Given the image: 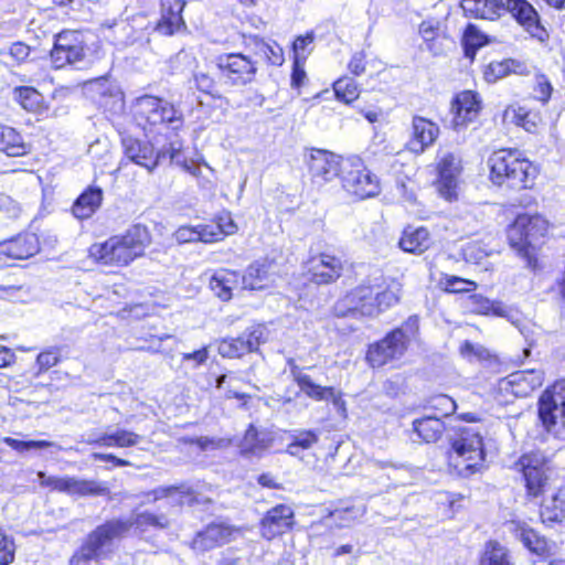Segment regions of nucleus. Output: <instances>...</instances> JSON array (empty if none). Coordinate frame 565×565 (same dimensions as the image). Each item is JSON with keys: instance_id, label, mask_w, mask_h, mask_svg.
<instances>
[{"instance_id": "41", "label": "nucleus", "mask_w": 565, "mask_h": 565, "mask_svg": "<svg viewBox=\"0 0 565 565\" xmlns=\"http://www.w3.org/2000/svg\"><path fill=\"white\" fill-rule=\"evenodd\" d=\"M295 379L301 392L315 401H328V394H332L331 386L316 384L307 374L298 373Z\"/></svg>"}, {"instance_id": "30", "label": "nucleus", "mask_w": 565, "mask_h": 565, "mask_svg": "<svg viewBox=\"0 0 565 565\" xmlns=\"http://www.w3.org/2000/svg\"><path fill=\"white\" fill-rule=\"evenodd\" d=\"M57 491L70 495L105 494L107 488L95 480L78 479L75 477H61L57 481Z\"/></svg>"}, {"instance_id": "45", "label": "nucleus", "mask_w": 565, "mask_h": 565, "mask_svg": "<svg viewBox=\"0 0 565 565\" xmlns=\"http://www.w3.org/2000/svg\"><path fill=\"white\" fill-rule=\"evenodd\" d=\"M488 36L482 33L476 25L469 24L463 33L462 44L467 57L473 58L477 50L488 43Z\"/></svg>"}, {"instance_id": "59", "label": "nucleus", "mask_w": 565, "mask_h": 565, "mask_svg": "<svg viewBox=\"0 0 565 565\" xmlns=\"http://www.w3.org/2000/svg\"><path fill=\"white\" fill-rule=\"evenodd\" d=\"M313 42V35L311 33H307L306 35H299L292 45L294 50V61L296 62H306L309 56L311 50L310 45Z\"/></svg>"}, {"instance_id": "17", "label": "nucleus", "mask_w": 565, "mask_h": 565, "mask_svg": "<svg viewBox=\"0 0 565 565\" xmlns=\"http://www.w3.org/2000/svg\"><path fill=\"white\" fill-rule=\"evenodd\" d=\"M217 66L233 84L244 85L252 82L256 66L250 58L243 54H226L217 58Z\"/></svg>"}, {"instance_id": "49", "label": "nucleus", "mask_w": 565, "mask_h": 565, "mask_svg": "<svg viewBox=\"0 0 565 565\" xmlns=\"http://www.w3.org/2000/svg\"><path fill=\"white\" fill-rule=\"evenodd\" d=\"M217 351L223 358L228 359L239 358L249 352L243 335L222 340L218 343Z\"/></svg>"}, {"instance_id": "13", "label": "nucleus", "mask_w": 565, "mask_h": 565, "mask_svg": "<svg viewBox=\"0 0 565 565\" xmlns=\"http://www.w3.org/2000/svg\"><path fill=\"white\" fill-rule=\"evenodd\" d=\"M544 383V372L542 370H524L514 372L498 383L499 394L505 403L513 397H527Z\"/></svg>"}, {"instance_id": "5", "label": "nucleus", "mask_w": 565, "mask_h": 565, "mask_svg": "<svg viewBox=\"0 0 565 565\" xmlns=\"http://www.w3.org/2000/svg\"><path fill=\"white\" fill-rule=\"evenodd\" d=\"M515 470L522 475L526 497L539 500L558 486L552 477L545 456L539 451L522 455L515 462Z\"/></svg>"}, {"instance_id": "58", "label": "nucleus", "mask_w": 565, "mask_h": 565, "mask_svg": "<svg viewBox=\"0 0 565 565\" xmlns=\"http://www.w3.org/2000/svg\"><path fill=\"white\" fill-rule=\"evenodd\" d=\"M508 70L509 66L507 64V58L502 61H493L484 68L483 77L487 83H495L509 75Z\"/></svg>"}, {"instance_id": "40", "label": "nucleus", "mask_w": 565, "mask_h": 565, "mask_svg": "<svg viewBox=\"0 0 565 565\" xmlns=\"http://www.w3.org/2000/svg\"><path fill=\"white\" fill-rule=\"evenodd\" d=\"M295 379L301 392L315 401H328V394H332L331 386L316 384L307 374L298 373Z\"/></svg>"}, {"instance_id": "27", "label": "nucleus", "mask_w": 565, "mask_h": 565, "mask_svg": "<svg viewBox=\"0 0 565 565\" xmlns=\"http://www.w3.org/2000/svg\"><path fill=\"white\" fill-rule=\"evenodd\" d=\"M241 275L231 269H217L210 278V289L222 301H228L233 297V291L238 287Z\"/></svg>"}, {"instance_id": "28", "label": "nucleus", "mask_w": 565, "mask_h": 565, "mask_svg": "<svg viewBox=\"0 0 565 565\" xmlns=\"http://www.w3.org/2000/svg\"><path fill=\"white\" fill-rule=\"evenodd\" d=\"M502 120L504 125H514L527 132H535L541 122V117L519 103H513L504 109Z\"/></svg>"}, {"instance_id": "9", "label": "nucleus", "mask_w": 565, "mask_h": 565, "mask_svg": "<svg viewBox=\"0 0 565 565\" xmlns=\"http://www.w3.org/2000/svg\"><path fill=\"white\" fill-rule=\"evenodd\" d=\"M128 525L122 522H107L89 534L86 543L71 558L70 565H88L89 561L103 556L114 540L122 537Z\"/></svg>"}, {"instance_id": "53", "label": "nucleus", "mask_w": 565, "mask_h": 565, "mask_svg": "<svg viewBox=\"0 0 565 565\" xmlns=\"http://www.w3.org/2000/svg\"><path fill=\"white\" fill-rule=\"evenodd\" d=\"M319 437L317 433L312 430H301L298 431L294 436V440L287 447V454L290 456L297 457L299 456V449H310L315 444H317Z\"/></svg>"}, {"instance_id": "10", "label": "nucleus", "mask_w": 565, "mask_h": 565, "mask_svg": "<svg viewBox=\"0 0 565 565\" xmlns=\"http://www.w3.org/2000/svg\"><path fill=\"white\" fill-rule=\"evenodd\" d=\"M342 186L349 194L360 200L375 196L381 190L379 178L356 157L345 160Z\"/></svg>"}, {"instance_id": "64", "label": "nucleus", "mask_w": 565, "mask_h": 565, "mask_svg": "<svg viewBox=\"0 0 565 565\" xmlns=\"http://www.w3.org/2000/svg\"><path fill=\"white\" fill-rule=\"evenodd\" d=\"M173 236L179 244L198 242L196 225H182L177 228Z\"/></svg>"}, {"instance_id": "43", "label": "nucleus", "mask_w": 565, "mask_h": 565, "mask_svg": "<svg viewBox=\"0 0 565 565\" xmlns=\"http://www.w3.org/2000/svg\"><path fill=\"white\" fill-rule=\"evenodd\" d=\"M9 250L10 255L14 258H29L39 250L38 238L33 234L18 237L11 243Z\"/></svg>"}, {"instance_id": "3", "label": "nucleus", "mask_w": 565, "mask_h": 565, "mask_svg": "<svg viewBox=\"0 0 565 565\" xmlns=\"http://www.w3.org/2000/svg\"><path fill=\"white\" fill-rule=\"evenodd\" d=\"M490 180L499 186L531 189L539 169L518 150L500 149L488 159Z\"/></svg>"}, {"instance_id": "48", "label": "nucleus", "mask_w": 565, "mask_h": 565, "mask_svg": "<svg viewBox=\"0 0 565 565\" xmlns=\"http://www.w3.org/2000/svg\"><path fill=\"white\" fill-rule=\"evenodd\" d=\"M491 249L481 241H471L462 247V256L467 263L482 265L491 254Z\"/></svg>"}, {"instance_id": "26", "label": "nucleus", "mask_w": 565, "mask_h": 565, "mask_svg": "<svg viewBox=\"0 0 565 565\" xmlns=\"http://www.w3.org/2000/svg\"><path fill=\"white\" fill-rule=\"evenodd\" d=\"M429 231L424 226H406L398 241V246L406 253L422 255L431 246Z\"/></svg>"}, {"instance_id": "61", "label": "nucleus", "mask_w": 565, "mask_h": 565, "mask_svg": "<svg viewBox=\"0 0 565 565\" xmlns=\"http://www.w3.org/2000/svg\"><path fill=\"white\" fill-rule=\"evenodd\" d=\"M214 221L218 226L215 227V231L221 234L222 241L224 237L235 234L238 230L230 212H222Z\"/></svg>"}, {"instance_id": "16", "label": "nucleus", "mask_w": 565, "mask_h": 565, "mask_svg": "<svg viewBox=\"0 0 565 565\" xmlns=\"http://www.w3.org/2000/svg\"><path fill=\"white\" fill-rule=\"evenodd\" d=\"M375 290L371 286H358L341 298L334 306V313L339 317L361 315L365 317L377 316L375 309Z\"/></svg>"}, {"instance_id": "20", "label": "nucleus", "mask_w": 565, "mask_h": 565, "mask_svg": "<svg viewBox=\"0 0 565 565\" xmlns=\"http://www.w3.org/2000/svg\"><path fill=\"white\" fill-rule=\"evenodd\" d=\"M438 136L439 127L436 122L422 116H415L412 120V131L406 148L415 154H420L435 143Z\"/></svg>"}, {"instance_id": "46", "label": "nucleus", "mask_w": 565, "mask_h": 565, "mask_svg": "<svg viewBox=\"0 0 565 565\" xmlns=\"http://www.w3.org/2000/svg\"><path fill=\"white\" fill-rule=\"evenodd\" d=\"M480 565H512L505 547L497 542H489L480 558Z\"/></svg>"}, {"instance_id": "11", "label": "nucleus", "mask_w": 565, "mask_h": 565, "mask_svg": "<svg viewBox=\"0 0 565 565\" xmlns=\"http://www.w3.org/2000/svg\"><path fill=\"white\" fill-rule=\"evenodd\" d=\"M436 185L440 196L449 202L457 200L463 172L460 156L449 151L439 153L436 162Z\"/></svg>"}, {"instance_id": "62", "label": "nucleus", "mask_w": 565, "mask_h": 565, "mask_svg": "<svg viewBox=\"0 0 565 565\" xmlns=\"http://www.w3.org/2000/svg\"><path fill=\"white\" fill-rule=\"evenodd\" d=\"M553 92L552 84L544 75L535 77V85L533 87V96L536 100L546 104L551 98Z\"/></svg>"}, {"instance_id": "31", "label": "nucleus", "mask_w": 565, "mask_h": 565, "mask_svg": "<svg viewBox=\"0 0 565 565\" xmlns=\"http://www.w3.org/2000/svg\"><path fill=\"white\" fill-rule=\"evenodd\" d=\"M113 522H121V520H114ZM128 525L125 536L132 527L139 533L145 534L152 530H163L170 525V520L164 514H156L151 512H141L134 516L132 521H122Z\"/></svg>"}, {"instance_id": "14", "label": "nucleus", "mask_w": 565, "mask_h": 565, "mask_svg": "<svg viewBox=\"0 0 565 565\" xmlns=\"http://www.w3.org/2000/svg\"><path fill=\"white\" fill-rule=\"evenodd\" d=\"M306 162L312 181L320 185L333 181L345 168L341 156L323 149L309 150Z\"/></svg>"}, {"instance_id": "33", "label": "nucleus", "mask_w": 565, "mask_h": 565, "mask_svg": "<svg viewBox=\"0 0 565 565\" xmlns=\"http://www.w3.org/2000/svg\"><path fill=\"white\" fill-rule=\"evenodd\" d=\"M103 201V191L99 188H88L75 201L73 214L75 217L85 220L90 217L100 206Z\"/></svg>"}, {"instance_id": "34", "label": "nucleus", "mask_w": 565, "mask_h": 565, "mask_svg": "<svg viewBox=\"0 0 565 565\" xmlns=\"http://www.w3.org/2000/svg\"><path fill=\"white\" fill-rule=\"evenodd\" d=\"M148 501H157L163 498L169 499L172 504H190L193 501V494L190 488L182 487H160L148 493Z\"/></svg>"}, {"instance_id": "15", "label": "nucleus", "mask_w": 565, "mask_h": 565, "mask_svg": "<svg viewBox=\"0 0 565 565\" xmlns=\"http://www.w3.org/2000/svg\"><path fill=\"white\" fill-rule=\"evenodd\" d=\"M539 416L547 430L557 425L565 427V381H556L539 401Z\"/></svg>"}, {"instance_id": "63", "label": "nucleus", "mask_w": 565, "mask_h": 565, "mask_svg": "<svg viewBox=\"0 0 565 565\" xmlns=\"http://www.w3.org/2000/svg\"><path fill=\"white\" fill-rule=\"evenodd\" d=\"M431 407L441 416H449L457 407L456 402L448 395H438L431 399Z\"/></svg>"}, {"instance_id": "29", "label": "nucleus", "mask_w": 565, "mask_h": 565, "mask_svg": "<svg viewBox=\"0 0 565 565\" xmlns=\"http://www.w3.org/2000/svg\"><path fill=\"white\" fill-rule=\"evenodd\" d=\"M267 263H254L247 267L245 274L241 276V281L245 289L260 290L271 286L275 281Z\"/></svg>"}, {"instance_id": "1", "label": "nucleus", "mask_w": 565, "mask_h": 565, "mask_svg": "<svg viewBox=\"0 0 565 565\" xmlns=\"http://www.w3.org/2000/svg\"><path fill=\"white\" fill-rule=\"evenodd\" d=\"M151 243V235L146 226L134 225L124 234L114 235L104 242L93 244L89 257L104 266L125 267L145 255Z\"/></svg>"}, {"instance_id": "25", "label": "nucleus", "mask_w": 565, "mask_h": 565, "mask_svg": "<svg viewBox=\"0 0 565 565\" xmlns=\"http://www.w3.org/2000/svg\"><path fill=\"white\" fill-rule=\"evenodd\" d=\"M185 7L183 0H161V18L158 31L171 35L185 26L182 11Z\"/></svg>"}, {"instance_id": "47", "label": "nucleus", "mask_w": 565, "mask_h": 565, "mask_svg": "<svg viewBox=\"0 0 565 565\" xmlns=\"http://www.w3.org/2000/svg\"><path fill=\"white\" fill-rule=\"evenodd\" d=\"M401 298V286L397 282H392L382 291H375V309L377 315L395 306Z\"/></svg>"}, {"instance_id": "52", "label": "nucleus", "mask_w": 565, "mask_h": 565, "mask_svg": "<svg viewBox=\"0 0 565 565\" xmlns=\"http://www.w3.org/2000/svg\"><path fill=\"white\" fill-rule=\"evenodd\" d=\"M365 513V507L363 504L359 505H345L341 508H337L331 516L334 521L339 522L340 525L347 526L350 525L355 520L362 518Z\"/></svg>"}, {"instance_id": "35", "label": "nucleus", "mask_w": 565, "mask_h": 565, "mask_svg": "<svg viewBox=\"0 0 565 565\" xmlns=\"http://www.w3.org/2000/svg\"><path fill=\"white\" fill-rule=\"evenodd\" d=\"M0 151L11 157L26 152V146L22 137L12 127L0 125Z\"/></svg>"}, {"instance_id": "18", "label": "nucleus", "mask_w": 565, "mask_h": 565, "mask_svg": "<svg viewBox=\"0 0 565 565\" xmlns=\"http://www.w3.org/2000/svg\"><path fill=\"white\" fill-rule=\"evenodd\" d=\"M241 535V530L224 523H213L199 532L192 541V547L200 552L230 543Z\"/></svg>"}, {"instance_id": "7", "label": "nucleus", "mask_w": 565, "mask_h": 565, "mask_svg": "<svg viewBox=\"0 0 565 565\" xmlns=\"http://www.w3.org/2000/svg\"><path fill=\"white\" fill-rule=\"evenodd\" d=\"M417 330V321L409 320L405 327L393 330L382 340L369 345L366 362L372 367H381L399 360L407 350L409 335Z\"/></svg>"}, {"instance_id": "50", "label": "nucleus", "mask_w": 565, "mask_h": 565, "mask_svg": "<svg viewBox=\"0 0 565 565\" xmlns=\"http://www.w3.org/2000/svg\"><path fill=\"white\" fill-rule=\"evenodd\" d=\"M439 286L447 292H469L477 288L475 281L448 274L440 277Z\"/></svg>"}, {"instance_id": "12", "label": "nucleus", "mask_w": 565, "mask_h": 565, "mask_svg": "<svg viewBox=\"0 0 565 565\" xmlns=\"http://www.w3.org/2000/svg\"><path fill=\"white\" fill-rule=\"evenodd\" d=\"M86 57V46L83 33L66 30L55 38L51 51V61L55 68L81 63Z\"/></svg>"}, {"instance_id": "42", "label": "nucleus", "mask_w": 565, "mask_h": 565, "mask_svg": "<svg viewBox=\"0 0 565 565\" xmlns=\"http://www.w3.org/2000/svg\"><path fill=\"white\" fill-rule=\"evenodd\" d=\"M334 96L338 100L344 104H351L358 99L360 95V88L356 82L348 76L340 77L332 85Z\"/></svg>"}, {"instance_id": "56", "label": "nucleus", "mask_w": 565, "mask_h": 565, "mask_svg": "<svg viewBox=\"0 0 565 565\" xmlns=\"http://www.w3.org/2000/svg\"><path fill=\"white\" fill-rule=\"evenodd\" d=\"M257 49L266 60L273 65H281L285 61L284 51L276 42H260L257 44Z\"/></svg>"}, {"instance_id": "19", "label": "nucleus", "mask_w": 565, "mask_h": 565, "mask_svg": "<svg viewBox=\"0 0 565 565\" xmlns=\"http://www.w3.org/2000/svg\"><path fill=\"white\" fill-rule=\"evenodd\" d=\"M342 268L341 260L327 253L313 255L306 263L307 273L316 284H330L337 280Z\"/></svg>"}, {"instance_id": "24", "label": "nucleus", "mask_w": 565, "mask_h": 565, "mask_svg": "<svg viewBox=\"0 0 565 565\" xmlns=\"http://www.w3.org/2000/svg\"><path fill=\"white\" fill-rule=\"evenodd\" d=\"M536 501L541 505L540 515L543 523L552 525L565 519V494L559 487L543 494Z\"/></svg>"}, {"instance_id": "22", "label": "nucleus", "mask_w": 565, "mask_h": 565, "mask_svg": "<svg viewBox=\"0 0 565 565\" xmlns=\"http://www.w3.org/2000/svg\"><path fill=\"white\" fill-rule=\"evenodd\" d=\"M125 154L129 160L136 164L147 169L149 172L153 171L159 164L160 158L164 156L162 151H154L150 142L141 141L131 137L122 140Z\"/></svg>"}, {"instance_id": "36", "label": "nucleus", "mask_w": 565, "mask_h": 565, "mask_svg": "<svg viewBox=\"0 0 565 565\" xmlns=\"http://www.w3.org/2000/svg\"><path fill=\"white\" fill-rule=\"evenodd\" d=\"M413 427L417 435L426 443L438 440L445 430L444 423L437 416H428L414 420Z\"/></svg>"}, {"instance_id": "37", "label": "nucleus", "mask_w": 565, "mask_h": 565, "mask_svg": "<svg viewBox=\"0 0 565 565\" xmlns=\"http://www.w3.org/2000/svg\"><path fill=\"white\" fill-rule=\"evenodd\" d=\"M469 307L479 315L509 318L510 310L501 301H493L481 295L470 296Z\"/></svg>"}, {"instance_id": "6", "label": "nucleus", "mask_w": 565, "mask_h": 565, "mask_svg": "<svg viewBox=\"0 0 565 565\" xmlns=\"http://www.w3.org/2000/svg\"><path fill=\"white\" fill-rule=\"evenodd\" d=\"M130 109L135 121L145 131L160 130L166 124L181 120L180 113L171 103L152 95L136 98Z\"/></svg>"}, {"instance_id": "2", "label": "nucleus", "mask_w": 565, "mask_h": 565, "mask_svg": "<svg viewBox=\"0 0 565 565\" xmlns=\"http://www.w3.org/2000/svg\"><path fill=\"white\" fill-rule=\"evenodd\" d=\"M460 6L466 15L487 20L499 19L509 12L531 36L542 42L547 38L537 12L526 0H461Z\"/></svg>"}, {"instance_id": "51", "label": "nucleus", "mask_w": 565, "mask_h": 565, "mask_svg": "<svg viewBox=\"0 0 565 565\" xmlns=\"http://www.w3.org/2000/svg\"><path fill=\"white\" fill-rule=\"evenodd\" d=\"M243 337L249 352L257 351L258 348L268 342L270 339V331L265 324H257L249 328Z\"/></svg>"}, {"instance_id": "60", "label": "nucleus", "mask_w": 565, "mask_h": 565, "mask_svg": "<svg viewBox=\"0 0 565 565\" xmlns=\"http://www.w3.org/2000/svg\"><path fill=\"white\" fill-rule=\"evenodd\" d=\"M14 554L13 540L0 530V565H10L14 561Z\"/></svg>"}, {"instance_id": "23", "label": "nucleus", "mask_w": 565, "mask_h": 565, "mask_svg": "<svg viewBox=\"0 0 565 565\" xmlns=\"http://www.w3.org/2000/svg\"><path fill=\"white\" fill-rule=\"evenodd\" d=\"M451 110L454 113V126L456 128L466 127L478 118L481 110V99L478 94L463 90L452 100Z\"/></svg>"}, {"instance_id": "4", "label": "nucleus", "mask_w": 565, "mask_h": 565, "mask_svg": "<svg viewBox=\"0 0 565 565\" xmlns=\"http://www.w3.org/2000/svg\"><path fill=\"white\" fill-rule=\"evenodd\" d=\"M484 445L481 434L473 427L458 429L448 452L449 467L461 477H470L484 468Z\"/></svg>"}, {"instance_id": "57", "label": "nucleus", "mask_w": 565, "mask_h": 565, "mask_svg": "<svg viewBox=\"0 0 565 565\" xmlns=\"http://www.w3.org/2000/svg\"><path fill=\"white\" fill-rule=\"evenodd\" d=\"M460 354L468 361H484L490 358V352L480 344H475L470 341H465L460 345Z\"/></svg>"}, {"instance_id": "54", "label": "nucleus", "mask_w": 565, "mask_h": 565, "mask_svg": "<svg viewBox=\"0 0 565 565\" xmlns=\"http://www.w3.org/2000/svg\"><path fill=\"white\" fill-rule=\"evenodd\" d=\"M103 105L110 113H120L125 106L122 90L117 85H110L103 94Z\"/></svg>"}, {"instance_id": "8", "label": "nucleus", "mask_w": 565, "mask_h": 565, "mask_svg": "<svg viewBox=\"0 0 565 565\" xmlns=\"http://www.w3.org/2000/svg\"><path fill=\"white\" fill-rule=\"evenodd\" d=\"M548 222L540 214H519L508 230L510 245L530 258V249L545 236Z\"/></svg>"}, {"instance_id": "32", "label": "nucleus", "mask_w": 565, "mask_h": 565, "mask_svg": "<svg viewBox=\"0 0 565 565\" xmlns=\"http://www.w3.org/2000/svg\"><path fill=\"white\" fill-rule=\"evenodd\" d=\"M141 436L127 429H116L107 431L99 436L87 439L88 444H97L105 447H132L139 444Z\"/></svg>"}, {"instance_id": "55", "label": "nucleus", "mask_w": 565, "mask_h": 565, "mask_svg": "<svg viewBox=\"0 0 565 565\" xmlns=\"http://www.w3.org/2000/svg\"><path fill=\"white\" fill-rule=\"evenodd\" d=\"M2 441L19 454L43 449L54 445L47 440H20L12 437H4Z\"/></svg>"}, {"instance_id": "44", "label": "nucleus", "mask_w": 565, "mask_h": 565, "mask_svg": "<svg viewBox=\"0 0 565 565\" xmlns=\"http://www.w3.org/2000/svg\"><path fill=\"white\" fill-rule=\"evenodd\" d=\"M518 536L523 545L536 555H543L547 551V542L543 536H540L534 530L521 525L518 527Z\"/></svg>"}, {"instance_id": "38", "label": "nucleus", "mask_w": 565, "mask_h": 565, "mask_svg": "<svg viewBox=\"0 0 565 565\" xmlns=\"http://www.w3.org/2000/svg\"><path fill=\"white\" fill-rule=\"evenodd\" d=\"M13 98L20 106L30 113H40L44 109L42 95L33 87L21 86L13 89Z\"/></svg>"}, {"instance_id": "39", "label": "nucleus", "mask_w": 565, "mask_h": 565, "mask_svg": "<svg viewBox=\"0 0 565 565\" xmlns=\"http://www.w3.org/2000/svg\"><path fill=\"white\" fill-rule=\"evenodd\" d=\"M239 447L241 452L244 455L259 456L269 447V439L265 435L260 437L256 428L254 426H249Z\"/></svg>"}, {"instance_id": "21", "label": "nucleus", "mask_w": 565, "mask_h": 565, "mask_svg": "<svg viewBox=\"0 0 565 565\" xmlns=\"http://www.w3.org/2000/svg\"><path fill=\"white\" fill-rule=\"evenodd\" d=\"M294 525V510L286 504H278L270 509L260 523L262 536L273 540L284 534Z\"/></svg>"}]
</instances>
